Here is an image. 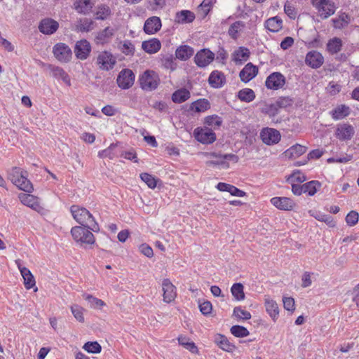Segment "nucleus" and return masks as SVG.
Returning a JSON list of instances; mask_svg holds the SVG:
<instances>
[{
  "instance_id": "62",
  "label": "nucleus",
  "mask_w": 359,
  "mask_h": 359,
  "mask_svg": "<svg viewBox=\"0 0 359 359\" xmlns=\"http://www.w3.org/2000/svg\"><path fill=\"white\" fill-rule=\"evenodd\" d=\"M293 100L289 97H280L276 102L278 109L280 108H286L292 104Z\"/></svg>"
},
{
  "instance_id": "46",
  "label": "nucleus",
  "mask_w": 359,
  "mask_h": 359,
  "mask_svg": "<svg viewBox=\"0 0 359 359\" xmlns=\"http://www.w3.org/2000/svg\"><path fill=\"white\" fill-rule=\"evenodd\" d=\"M244 287L242 283H234L231 287L232 295L237 301H241L245 299Z\"/></svg>"
},
{
  "instance_id": "64",
  "label": "nucleus",
  "mask_w": 359,
  "mask_h": 359,
  "mask_svg": "<svg viewBox=\"0 0 359 359\" xmlns=\"http://www.w3.org/2000/svg\"><path fill=\"white\" fill-rule=\"evenodd\" d=\"M284 11L291 19H294L297 16V11L294 7L288 1H287L284 5Z\"/></svg>"
},
{
  "instance_id": "54",
  "label": "nucleus",
  "mask_w": 359,
  "mask_h": 359,
  "mask_svg": "<svg viewBox=\"0 0 359 359\" xmlns=\"http://www.w3.org/2000/svg\"><path fill=\"white\" fill-rule=\"evenodd\" d=\"M278 108L276 103L265 104L261 109L263 114L269 115L270 117L276 116L278 114Z\"/></svg>"
},
{
  "instance_id": "35",
  "label": "nucleus",
  "mask_w": 359,
  "mask_h": 359,
  "mask_svg": "<svg viewBox=\"0 0 359 359\" xmlns=\"http://www.w3.org/2000/svg\"><path fill=\"white\" fill-rule=\"evenodd\" d=\"M283 27V20L278 16L268 19L265 22V27L271 32H277Z\"/></svg>"
},
{
  "instance_id": "41",
  "label": "nucleus",
  "mask_w": 359,
  "mask_h": 359,
  "mask_svg": "<svg viewBox=\"0 0 359 359\" xmlns=\"http://www.w3.org/2000/svg\"><path fill=\"white\" fill-rule=\"evenodd\" d=\"M332 21L334 28L341 29L350 23L351 20L348 14L343 13L338 18H333Z\"/></svg>"
},
{
  "instance_id": "28",
  "label": "nucleus",
  "mask_w": 359,
  "mask_h": 359,
  "mask_svg": "<svg viewBox=\"0 0 359 359\" xmlns=\"http://www.w3.org/2000/svg\"><path fill=\"white\" fill-rule=\"evenodd\" d=\"M161 48V41L156 38L144 41L142 43V48L149 54H154L157 53Z\"/></svg>"
},
{
  "instance_id": "4",
  "label": "nucleus",
  "mask_w": 359,
  "mask_h": 359,
  "mask_svg": "<svg viewBox=\"0 0 359 359\" xmlns=\"http://www.w3.org/2000/svg\"><path fill=\"white\" fill-rule=\"evenodd\" d=\"M138 81L141 88L146 91H152L156 89L160 83L158 74L149 69L140 76Z\"/></svg>"
},
{
  "instance_id": "40",
  "label": "nucleus",
  "mask_w": 359,
  "mask_h": 359,
  "mask_svg": "<svg viewBox=\"0 0 359 359\" xmlns=\"http://www.w3.org/2000/svg\"><path fill=\"white\" fill-rule=\"evenodd\" d=\"M118 49L127 56H133L135 52L134 44L130 40H124L118 44Z\"/></svg>"
},
{
  "instance_id": "27",
  "label": "nucleus",
  "mask_w": 359,
  "mask_h": 359,
  "mask_svg": "<svg viewBox=\"0 0 359 359\" xmlns=\"http://www.w3.org/2000/svg\"><path fill=\"white\" fill-rule=\"evenodd\" d=\"M214 342L223 351L233 352L236 346L229 342L228 339L222 334H217L214 337Z\"/></svg>"
},
{
  "instance_id": "44",
  "label": "nucleus",
  "mask_w": 359,
  "mask_h": 359,
  "mask_svg": "<svg viewBox=\"0 0 359 359\" xmlns=\"http://www.w3.org/2000/svg\"><path fill=\"white\" fill-rule=\"evenodd\" d=\"M237 97L241 101L250 102L255 98V94L250 88H243L238 91Z\"/></svg>"
},
{
  "instance_id": "24",
  "label": "nucleus",
  "mask_w": 359,
  "mask_h": 359,
  "mask_svg": "<svg viewBox=\"0 0 359 359\" xmlns=\"http://www.w3.org/2000/svg\"><path fill=\"white\" fill-rule=\"evenodd\" d=\"M115 33V29L110 27H107L104 29L98 32L95 37L96 44H105L110 41Z\"/></svg>"
},
{
  "instance_id": "17",
  "label": "nucleus",
  "mask_w": 359,
  "mask_h": 359,
  "mask_svg": "<svg viewBox=\"0 0 359 359\" xmlns=\"http://www.w3.org/2000/svg\"><path fill=\"white\" fill-rule=\"evenodd\" d=\"M305 63L313 69H318L324 63V57L317 50H311L306 55Z\"/></svg>"
},
{
  "instance_id": "6",
  "label": "nucleus",
  "mask_w": 359,
  "mask_h": 359,
  "mask_svg": "<svg viewBox=\"0 0 359 359\" xmlns=\"http://www.w3.org/2000/svg\"><path fill=\"white\" fill-rule=\"evenodd\" d=\"M311 4L317 9L323 19H326L333 15L336 10L334 3L330 0H311Z\"/></svg>"
},
{
  "instance_id": "26",
  "label": "nucleus",
  "mask_w": 359,
  "mask_h": 359,
  "mask_svg": "<svg viewBox=\"0 0 359 359\" xmlns=\"http://www.w3.org/2000/svg\"><path fill=\"white\" fill-rule=\"evenodd\" d=\"M350 113L351 109L348 106L340 104L330 111L329 114L334 120L337 121L347 117Z\"/></svg>"
},
{
  "instance_id": "9",
  "label": "nucleus",
  "mask_w": 359,
  "mask_h": 359,
  "mask_svg": "<svg viewBox=\"0 0 359 359\" xmlns=\"http://www.w3.org/2000/svg\"><path fill=\"white\" fill-rule=\"evenodd\" d=\"M55 58L61 62H68L72 57L71 48L64 43H57L53 48Z\"/></svg>"
},
{
  "instance_id": "38",
  "label": "nucleus",
  "mask_w": 359,
  "mask_h": 359,
  "mask_svg": "<svg viewBox=\"0 0 359 359\" xmlns=\"http://www.w3.org/2000/svg\"><path fill=\"white\" fill-rule=\"evenodd\" d=\"M210 102L205 98L198 99L191 103L190 108L196 112H204L210 108Z\"/></svg>"
},
{
  "instance_id": "8",
  "label": "nucleus",
  "mask_w": 359,
  "mask_h": 359,
  "mask_svg": "<svg viewBox=\"0 0 359 359\" xmlns=\"http://www.w3.org/2000/svg\"><path fill=\"white\" fill-rule=\"evenodd\" d=\"M116 63V58L111 53L104 50L99 53L97 57L96 64L99 69L103 71H109L114 68Z\"/></svg>"
},
{
  "instance_id": "58",
  "label": "nucleus",
  "mask_w": 359,
  "mask_h": 359,
  "mask_svg": "<svg viewBox=\"0 0 359 359\" xmlns=\"http://www.w3.org/2000/svg\"><path fill=\"white\" fill-rule=\"evenodd\" d=\"M83 348L85 351L91 353H99L102 351L101 346L97 341H88Z\"/></svg>"
},
{
  "instance_id": "15",
  "label": "nucleus",
  "mask_w": 359,
  "mask_h": 359,
  "mask_svg": "<svg viewBox=\"0 0 359 359\" xmlns=\"http://www.w3.org/2000/svg\"><path fill=\"white\" fill-rule=\"evenodd\" d=\"M214 58V53L210 51L209 49L204 48L196 54L194 57V62L198 67H205L213 61Z\"/></svg>"
},
{
  "instance_id": "13",
  "label": "nucleus",
  "mask_w": 359,
  "mask_h": 359,
  "mask_svg": "<svg viewBox=\"0 0 359 359\" xmlns=\"http://www.w3.org/2000/svg\"><path fill=\"white\" fill-rule=\"evenodd\" d=\"M74 51L77 59L84 60L90 55L91 45L86 39H81L76 41Z\"/></svg>"
},
{
  "instance_id": "37",
  "label": "nucleus",
  "mask_w": 359,
  "mask_h": 359,
  "mask_svg": "<svg viewBox=\"0 0 359 359\" xmlns=\"http://www.w3.org/2000/svg\"><path fill=\"white\" fill-rule=\"evenodd\" d=\"M265 307L266 312L271 318L276 320L279 316V309L277 303L272 299L265 300Z\"/></svg>"
},
{
  "instance_id": "1",
  "label": "nucleus",
  "mask_w": 359,
  "mask_h": 359,
  "mask_svg": "<svg viewBox=\"0 0 359 359\" xmlns=\"http://www.w3.org/2000/svg\"><path fill=\"white\" fill-rule=\"evenodd\" d=\"M27 176V172L18 167H13L7 170V177L13 184L25 192L31 193L34 187Z\"/></svg>"
},
{
  "instance_id": "53",
  "label": "nucleus",
  "mask_w": 359,
  "mask_h": 359,
  "mask_svg": "<svg viewBox=\"0 0 359 359\" xmlns=\"http://www.w3.org/2000/svg\"><path fill=\"white\" fill-rule=\"evenodd\" d=\"M94 22L88 18H83L79 20L77 25V28L82 32H90L93 29Z\"/></svg>"
},
{
  "instance_id": "10",
  "label": "nucleus",
  "mask_w": 359,
  "mask_h": 359,
  "mask_svg": "<svg viewBox=\"0 0 359 359\" xmlns=\"http://www.w3.org/2000/svg\"><path fill=\"white\" fill-rule=\"evenodd\" d=\"M135 74L133 72L128 68L122 69L116 79L118 86L121 89L126 90L130 88L135 82Z\"/></svg>"
},
{
  "instance_id": "3",
  "label": "nucleus",
  "mask_w": 359,
  "mask_h": 359,
  "mask_svg": "<svg viewBox=\"0 0 359 359\" xmlns=\"http://www.w3.org/2000/svg\"><path fill=\"white\" fill-rule=\"evenodd\" d=\"M91 229L83 226H76L72 228L71 233L74 240L81 245H91L95 243V238Z\"/></svg>"
},
{
  "instance_id": "5",
  "label": "nucleus",
  "mask_w": 359,
  "mask_h": 359,
  "mask_svg": "<svg viewBox=\"0 0 359 359\" xmlns=\"http://www.w3.org/2000/svg\"><path fill=\"white\" fill-rule=\"evenodd\" d=\"M205 156L208 158H219L220 161H208L206 162V165L208 167L222 166L223 168H229V163L228 161L237 163L239 158L237 155L233 154H222L217 152H207Z\"/></svg>"
},
{
  "instance_id": "39",
  "label": "nucleus",
  "mask_w": 359,
  "mask_h": 359,
  "mask_svg": "<svg viewBox=\"0 0 359 359\" xmlns=\"http://www.w3.org/2000/svg\"><path fill=\"white\" fill-rule=\"evenodd\" d=\"M250 50L245 47H239L238 50H235L233 57V60L236 63L241 64L243 62L246 61L250 57Z\"/></svg>"
},
{
  "instance_id": "31",
  "label": "nucleus",
  "mask_w": 359,
  "mask_h": 359,
  "mask_svg": "<svg viewBox=\"0 0 359 359\" xmlns=\"http://www.w3.org/2000/svg\"><path fill=\"white\" fill-rule=\"evenodd\" d=\"M93 5L91 0H76L74 8L78 13L86 15L91 11Z\"/></svg>"
},
{
  "instance_id": "25",
  "label": "nucleus",
  "mask_w": 359,
  "mask_h": 359,
  "mask_svg": "<svg viewBox=\"0 0 359 359\" xmlns=\"http://www.w3.org/2000/svg\"><path fill=\"white\" fill-rule=\"evenodd\" d=\"M209 84L215 88H222L226 83V77L224 73L215 70L211 72L208 78Z\"/></svg>"
},
{
  "instance_id": "29",
  "label": "nucleus",
  "mask_w": 359,
  "mask_h": 359,
  "mask_svg": "<svg viewBox=\"0 0 359 359\" xmlns=\"http://www.w3.org/2000/svg\"><path fill=\"white\" fill-rule=\"evenodd\" d=\"M195 19V14L191 11L182 10L177 12L175 15V22L180 24L192 22Z\"/></svg>"
},
{
  "instance_id": "42",
  "label": "nucleus",
  "mask_w": 359,
  "mask_h": 359,
  "mask_svg": "<svg viewBox=\"0 0 359 359\" xmlns=\"http://www.w3.org/2000/svg\"><path fill=\"white\" fill-rule=\"evenodd\" d=\"M320 187V182L317 180H312L303 184V191L304 193L307 194L310 196H313Z\"/></svg>"
},
{
  "instance_id": "43",
  "label": "nucleus",
  "mask_w": 359,
  "mask_h": 359,
  "mask_svg": "<svg viewBox=\"0 0 359 359\" xmlns=\"http://www.w3.org/2000/svg\"><path fill=\"white\" fill-rule=\"evenodd\" d=\"M117 146V143L111 144L107 149L100 151L98 156L101 158H109L113 159L117 156V152L115 151Z\"/></svg>"
},
{
  "instance_id": "16",
  "label": "nucleus",
  "mask_w": 359,
  "mask_h": 359,
  "mask_svg": "<svg viewBox=\"0 0 359 359\" xmlns=\"http://www.w3.org/2000/svg\"><path fill=\"white\" fill-rule=\"evenodd\" d=\"M18 198L23 205L31 208L32 209L39 213H41L43 212V208L40 205L39 198L31 194L20 193L18 195Z\"/></svg>"
},
{
  "instance_id": "33",
  "label": "nucleus",
  "mask_w": 359,
  "mask_h": 359,
  "mask_svg": "<svg viewBox=\"0 0 359 359\" xmlns=\"http://www.w3.org/2000/svg\"><path fill=\"white\" fill-rule=\"evenodd\" d=\"M190 92L185 88H181L172 94V100L175 103H182L190 97Z\"/></svg>"
},
{
  "instance_id": "60",
  "label": "nucleus",
  "mask_w": 359,
  "mask_h": 359,
  "mask_svg": "<svg viewBox=\"0 0 359 359\" xmlns=\"http://www.w3.org/2000/svg\"><path fill=\"white\" fill-rule=\"evenodd\" d=\"M83 310L81 306L77 304L71 306V311L74 317L80 323L84 322Z\"/></svg>"
},
{
  "instance_id": "23",
  "label": "nucleus",
  "mask_w": 359,
  "mask_h": 359,
  "mask_svg": "<svg viewBox=\"0 0 359 359\" xmlns=\"http://www.w3.org/2000/svg\"><path fill=\"white\" fill-rule=\"evenodd\" d=\"M161 25L160 18L153 16L145 21L143 29L146 34H154L160 30Z\"/></svg>"
},
{
  "instance_id": "55",
  "label": "nucleus",
  "mask_w": 359,
  "mask_h": 359,
  "mask_svg": "<svg viewBox=\"0 0 359 359\" xmlns=\"http://www.w3.org/2000/svg\"><path fill=\"white\" fill-rule=\"evenodd\" d=\"M179 344L183 346L185 348L194 353L198 351V348L193 341H189V339L185 337H180L178 338Z\"/></svg>"
},
{
  "instance_id": "57",
  "label": "nucleus",
  "mask_w": 359,
  "mask_h": 359,
  "mask_svg": "<svg viewBox=\"0 0 359 359\" xmlns=\"http://www.w3.org/2000/svg\"><path fill=\"white\" fill-rule=\"evenodd\" d=\"M233 316L238 320H250L252 316L249 311L243 309L241 306H236L233 309Z\"/></svg>"
},
{
  "instance_id": "49",
  "label": "nucleus",
  "mask_w": 359,
  "mask_h": 359,
  "mask_svg": "<svg viewBox=\"0 0 359 359\" xmlns=\"http://www.w3.org/2000/svg\"><path fill=\"white\" fill-rule=\"evenodd\" d=\"M175 58L172 54H167L163 55L161 58L162 65L168 69H170L171 71H174L177 68V63L175 62Z\"/></svg>"
},
{
  "instance_id": "32",
  "label": "nucleus",
  "mask_w": 359,
  "mask_h": 359,
  "mask_svg": "<svg viewBox=\"0 0 359 359\" xmlns=\"http://www.w3.org/2000/svg\"><path fill=\"white\" fill-rule=\"evenodd\" d=\"M48 68L52 72L53 77L62 79L68 86L71 85L70 78L62 68L52 65H48Z\"/></svg>"
},
{
  "instance_id": "19",
  "label": "nucleus",
  "mask_w": 359,
  "mask_h": 359,
  "mask_svg": "<svg viewBox=\"0 0 359 359\" xmlns=\"http://www.w3.org/2000/svg\"><path fill=\"white\" fill-rule=\"evenodd\" d=\"M271 203L278 209L285 211L293 210L296 205L294 201L287 197H273L271 199Z\"/></svg>"
},
{
  "instance_id": "52",
  "label": "nucleus",
  "mask_w": 359,
  "mask_h": 359,
  "mask_svg": "<svg viewBox=\"0 0 359 359\" xmlns=\"http://www.w3.org/2000/svg\"><path fill=\"white\" fill-rule=\"evenodd\" d=\"M231 333L236 337H245L250 334L248 329L243 326L236 325H233L230 329Z\"/></svg>"
},
{
  "instance_id": "21",
  "label": "nucleus",
  "mask_w": 359,
  "mask_h": 359,
  "mask_svg": "<svg viewBox=\"0 0 359 359\" xmlns=\"http://www.w3.org/2000/svg\"><path fill=\"white\" fill-rule=\"evenodd\" d=\"M16 264L18 265V268L20 271V273L24 279V285L26 289L29 290L32 288L35 284L36 281L34 278V276L31 273V271L26 268L25 266H23L21 263L20 260H17Z\"/></svg>"
},
{
  "instance_id": "56",
  "label": "nucleus",
  "mask_w": 359,
  "mask_h": 359,
  "mask_svg": "<svg viewBox=\"0 0 359 359\" xmlns=\"http://www.w3.org/2000/svg\"><path fill=\"white\" fill-rule=\"evenodd\" d=\"M315 219L318 221L324 222L326 223L330 227H334L336 225L335 222L333 218L330 215H325L321 212H316L314 215H312Z\"/></svg>"
},
{
  "instance_id": "20",
  "label": "nucleus",
  "mask_w": 359,
  "mask_h": 359,
  "mask_svg": "<svg viewBox=\"0 0 359 359\" xmlns=\"http://www.w3.org/2000/svg\"><path fill=\"white\" fill-rule=\"evenodd\" d=\"M163 301L166 303L172 302L176 297V287L168 278L162 282Z\"/></svg>"
},
{
  "instance_id": "61",
  "label": "nucleus",
  "mask_w": 359,
  "mask_h": 359,
  "mask_svg": "<svg viewBox=\"0 0 359 359\" xmlns=\"http://www.w3.org/2000/svg\"><path fill=\"white\" fill-rule=\"evenodd\" d=\"M359 215L355 211L349 212L346 217V222L350 226H355L358 222Z\"/></svg>"
},
{
  "instance_id": "36",
  "label": "nucleus",
  "mask_w": 359,
  "mask_h": 359,
  "mask_svg": "<svg viewBox=\"0 0 359 359\" xmlns=\"http://www.w3.org/2000/svg\"><path fill=\"white\" fill-rule=\"evenodd\" d=\"M307 150V147L299 144L292 146L285 151V155L289 158H296L304 154Z\"/></svg>"
},
{
  "instance_id": "14",
  "label": "nucleus",
  "mask_w": 359,
  "mask_h": 359,
  "mask_svg": "<svg viewBox=\"0 0 359 359\" xmlns=\"http://www.w3.org/2000/svg\"><path fill=\"white\" fill-rule=\"evenodd\" d=\"M285 83V76L280 72H273L266 79L265 86L268 89L278 90Z\"/></svg>"
},
{
  "instance_id": "18",
  "label": "nucleus",
  "mask_w": 359,
  "mask_h": 359,
  "mask_svg": "<svg viewBox=\"0 0 359 359\" xmlns=\"http://www.w3.org/2000/svg\"><path fill=\"white\" fill-rule=\"evenodd\" d=\"M59 24L51 18H44L41 20L39 25V30L43 34L51 35L58 29Z\"/></svg>"
},
{
  "instance_id": "48",
  "label": "nucleus",
  "mask_w": 359,
  "mask_h": 359,
  "mask_svg": "<svg viewBox=\"0 0 359 359\" xmlns=\"http://www.w3.org/2000/svg\"><path fill=\"white\" fill-rule=\"evenodd\" d=\"M83 297L93 309H101L102 306H105V303L102 299L93 297L91 294H83Z\"/></svg>"
},
{
  "instance_id": "30",
  "label": "nucleus",
  "mask_w": 359,
  "mask_h": 359,
  "mask_svg": "<svg viewBox=\"0 0 359 359\" xmlns=\"http://www.w3.org/2000/svg\"><path fill=\"white\" fill-rule=\"evenodd\" d=\"M194 48L189 46L184 45L178 47L175 51L176 58L185 61L189 59L194 54Z\"/></svg>"
},
{
  "instance_id": "12",
  "label": "nucleus",
  "mask_w": 359,
  "mask_h": 359,
  "mask_svg": "<svg viewBox=\"0 0 359 359\" xmlns=\"http://www.w3.org/2000/svg\"><path fill=\"white\" fill-rule=\"evenodd\" d=\"M260 138L264 144L273 145L279 142L281 135L276 129L264 128L260 132Z\"/></svg>"
},
{
  "instance_id": "51",
  "label": "nucleus",
  "mask_w": 359,
  "mask_h": 359,
  "mask_svg": "<svg viewBox=\"0 0 359 359\" xmlns=\"http://www.w3.org/2000/svg\"><path fill=\"white\" fill-rule=\"evenodd\" d=\"M111 9L108 6L105 4H101L98 6L95 19L104 20L107 19L111 15Z\"/></svg>"
},
{
  "instance_id": "2",
  "label": "nucleus",
  "mask_w": 359,
  "mask_h": 359,
  "mask_svg": "<svg viewBox=\"0 0 359 359\" xmlns=\"http://www.w3.org/2000/svg\"><path fill=\"white\" fill-rule=\"evenodd\" d=\"M73 218L81 224L91 229L94 232L99 231L98 224L95 222L92 214L85 208L73 205L70 208Z\"/></svg>"
},
{
  "instance_id": "50",
  "label": "nucleus",
  "mask_w": 359,
  "mask_h": 359,
  "mask_svg": "<svg viewBox=\"0 0 359 359\" xmlns=\"http://www.w3.org/2000/svg\"><path fill=\"white\" fill-rule=\"evenodd\" d=\"M245 23L242 21H236L233 22L229 28L228 34L233 39H236L238 38V33L241 30L242 28H244Z\"/></svg>"
},
{
  "instance_id": "45",
  "label": "nucleus",
  "mask_w": 359,
  "mask_h": 359,
  "mask_svg": "<svg viewBox=\"0 0 359 359\" xmlns=\"http://www.w3.org/2000/svg\"><path fill=\"white\" fill-rule=\"evenodd\" d=\"M204 124L215 129L218 128L222 124V118L217 114L208 116L204 119Z\"/></svg>"
},
{
  "instance_id": "11",
  "label": "nucleus",
  "mask_w": 359,
  "mask_h": 359,
  "mask_svg": "<svg viewBox=\"0 0 359 359\" xmlns=\"http://www.w3.org/2000/svg\"><path fill=\"white\" fill-rule=\"evenodd\" d=\"M355 134L354 127L348 123L337 125L334 135L340 141H347L352 139Z\"/></svg>"
},
{
  "instance_id": "34",
  "label": "nucleus",
  "mask_w": 359,
  "mask_h": 359,
  "mask_svg": "<svg viewBox=\"0 0 359 359\" xmlns=\"http://www.w3.org/2000/svg\"><path fill=\"white\" fill-rule=\"evenodd\" d=\"M342 46V40L340 38L334 37L328 41L326 50L330 54L334 55L341 51Z\"/></svg>"
},
{
  "instance_id": "47",
  "label": "nucleus",
  "mask_w": 359,
  "mask_h": 359,
  "mask_svg": "<svg viewBox=\"0 0 359 359\" xmlns=\"http://www.w3.org/2000/svg\"><path fill=\"white\" fill-rule=\"evenodd\" d=\"M140 179L150 188L154 189L157 186V182L161 180L147 172H142L140 175Z\"/></svg>"
},
{
  "instance_id": "63",
  "label": "nucleus",
  "mask_w": 359,
  "mask_h": 359,
  "mask_svg": "<svg viewBox=\"0 0 359 359\" xmlns=\"http://www.w3.org/2000/svg\"><path fill=\"white\" fill-rule=\"evenodd\" d=\"M200 311L205 316L211 313L212 310V306L210 302L204 301L203 302H199Z\"/></svg>"
},
{
  "instance_id": "7",
  "label": "nucleus",
  "mask_w": 359,
  "mask_h": 359,
  "mask_svg": "<svg viewBox=\"0 0 359 359\" xmlns=\"http://www.w3.org/2000/svg\"><path fill=\"white\" fill-rule=\"evenodd\" d=\"M193 135L198 142L203 144H212L217 139L215 133L208 127H197L194 129Z\"/></svg>"
},
{
  "instance_id": "22",
  "label": "nucleus",
  "mask_w": 359,
  "mask_h": 359,
  "mask_svg": "<svg viewBox=\"0 0 359 359\" xmlns=\"http://www.w3.org/2000/svg\"><path fill=\"white\" fill-rule=\"evenodd\" d=\"M258 74V68L252 63H248L240 72L239 76L244 83H248L255 78Z\"/></svg>"
},
{
  "instance_id": "59",
  "label": "nucleus",
  "mask_w": 359,
  "mask_h": 359,
  "mask_svg": "<svg viewBox=\"0 0 359 359\" xmlns=\"http://www.w3.org/2000/svg\"><path fill=\"white\" fill-rule=\"evenodd\" d=\"M306 180V175L300 170H297L288 177L287 181L291 183L299 182L302 183Z\"/></svg>"
}]
</instances>
